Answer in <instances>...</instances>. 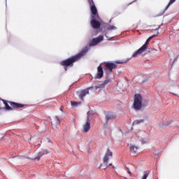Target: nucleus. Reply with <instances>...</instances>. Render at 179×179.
<instances>
[{
    "label": "nucleus",
    "mask_w": 179,
    "mask_h": 179,
    "mask_svg": "<svg viewBox=\"0 0 179 179\" xmlns=\"http://www.w3.org/2000/svg\"><path fill=\"white\" fill-rule=\"evenodd\" d=\"M153 155H155V156H158V152H156L155 150V151L153 152Z\"/></svg>",
    "instance_id": "obj_24"
},
{
    "label": "nucleus",
    "mask_w": 179,
    "mask_h": 179,
    "mask_svg": "<svg viewBox=\"0 0 179 179\" xmlns=\"http://www.w3.org/2000/svg\"><path fill=\"white\" fill-rule=\"evenodd\" d=\"M60 111H62V108H60Z\"/></svg>",
    "instance_id": "obj_26"
},
{
    "label": "nucleus",
    "mask_w": 179,
    "mask_h": 179,
    "mask_svg": "<svg viewBox=\"0 0 179 179\" xmlns=\"http://www.w3.org/2000/svg\"><path fill=\"white\" fill-rule=\"evenodd\" d=\"M110 82V78H107L103 81H99V83H98V85H96L95 87H88V89H96V90H97L98 89L104 88L105 86L107 85L108 83H109Z\"/></svg>",
    "instance_id": "obj_8"
},
{
    "label": "nucleus",
    "mask_w": 179,
    "mask_h": 179,
    "mask_svg": "<svg viewBox=\"0 0 179 179\" xmlns=\"http://www.w3.org/2000/svg\"><path fill=\"white\" fill-rule=\"evenodd\" d=\"M113 153L110 149H107V152L103 155V164L108 165V160L112 157Z\"/></svg>",
    "instance_id": "obj_10"
},
{
    "label": "nucleus",
    "mask_w": 179,
    "mask_h": 179,
    "mask_svg": "<svg viewBox=\"0 0 179 179\" xmlns=\"http://www.w3.org/2000/svg\"><path fill=\"white\" fill-rule=\"evenodd\" d=\"M103 40H104V36H99L91 40V41H90V43H88V46L90 47L96 46V45L102 42Z\"/></svg>",
    "instance_id": "obj_6"
},
{
    "label": "nucleus",
    "mask_w": 179,
    "mask_h": 179,
    "mask_svg": "<svg viewBox=\"0 0 179 179\" xmlns=\"http://www.w3.org/2000/svg\"><path fill=\"white\" fill-rule=\"evenodd\" d=\"M149 174H150V171H145L144 172V175L143 176L141 179H146V178H148V177L149 176Z\"/></svg>",
    "instance_id": "obj_18"
},
{
    "label": "nucleus",
    "mask_w": 179,
    "mask_h": 179,
    "mask_svg": "<svg viewBox=\"0 0 179 179\" xmlns=\"http://www.w3.org/2000/svg\"><path fill=\"white\" fill-rule=\"evenodd\" d=\"M115 29H117V27H115L113 25L107 27V30H108V31H112V30H115Z\"/></svg>",
    "instance_id": "obj_20"
},
{
    "label": "nucleus",
    "mask_w": 179,
    "mask_h": 179,
    "mask_svg": "<svg viewBox=\"0 0 179 179\" xmlns=\"http://www.w3.org/2000/svg\"><path fill=\"white\" fill-rule=\"evenodd\" d=\"M2 102H3V104L5 105L6 110L8 111H12L13 109H20L26 106V105L22 104V103H17L15 102L9 101V105L6 102L5 99H1Z\"/></svg>",
    "instance_id": "obj_3"
},
{
    "label": "nucleus",
    "mask_w": 179,
    "mask_h": 179,
    "mask_svg": "<svg viewBox=\"0 0 179 179\" xmlns=\"http://www.w3.org/2000/svg\"><path fill=\"white\" fill-rule=\"evenodd\" d=\"M91 129V120H90L89 117H87V120L83 124V129L81 131L84 132V134H87L89 132Z\"/></svg>",
    "instance_id": "obj_9"
},
{
    "label": "nucleus",
    "mask_w": 179,
    "mask_h": 179,
    "mask_svg": "<svg viewBox=\"0 0 179 179\" xmlns=\"http://www.w3.org/2000/svg\"><path fill=\"white\" fill-rule=\"evenodd\" d=\"M88 3H90V6H95L93 0H88Z\"/></svg>",
    "instance_id": "obj_21"
},
{
    "label": "nucleus",
    "mask_w": 179,
    "mask_h": 179,
    "mask_svg": "<svg viewBox=\"0 0 179 179\" xmlns=\"http://www.w3.org/2000/svg\"><path fill=\"white\" fill-rule=\"evenodd\" d=\"M116 64H125V62H117L113 63L112 62H105L100 64V65L98 66V68L96 69L97 71H96V79H100L103 78V76H104L103 70L111 73L113 69H117V66Z\"/></svg>",
    "instance_id": "obj_1"
},
{
    "label": "nucleus",
    "mask_w": 179,
    "mask_h": 179,
    "mask_svg": "<svg viewBox=\"0 0 179 179\" xmlns=\"http://www.w3.org/2000/svg\"><path fill=\"white\" fill-rule=\"evenodd\" d=\"M91 8V13H92V17H99L98 12L96 11V8L95 5L90 6Z\"/></svg>",
    "instance_id": "obj_14"
},
{
    "label": "nucleus",
    "mask_w": 179,
    "mask_h": 179,
    "mask_svg": "<svg viewBox=\"0 0 179 179\" xmlns=\"http://www.w3.org/2000/svg\"><path fill=\"white\" fill-rule=\"evenodd\" d=\"M99 16H94L92 17L91 20V26H92L93 29H98L100 28V26H101V24L99 21Z\"/></svg>",
    "instance_id": "obj_7"
},
{
    "label": "nucleus",
    "mask_w": 179,
    "mask_h": 179,
    "mask_svg": "<svg viewBox=\"0 0 179 179\" xmlns=\"http://www.w3.org/2000/svg\"><path fill=\"white\" fill-rule=\"evenodd\" d=\"M115 117H117V116L115 113L112 112H106V113H105V118L106 119V122H108V121L109 120H115Z\"/></svg>",
    "instance_id": "obj_12"
},
{
    "label": "nucleus",
    "mask_w": 179,
    "mask_h": 179,
    "mask_svg": "<svg viewBox=\"0 0 179 179\" xmlns=\"http://www.w3.org/2000/svg\"><path fill=\"white\" fill-rule=\"evenodd\" d=\"M156 30L157 31V30H158V29H156Z\"/></svg>",
    "instance_id": "obj_29"
},
{
    "label": "nucleus",
    "mask_w": 179,
    "mask_h": 179,
    "mask_svg": "<svg viewBox=\"0 0 179 179\" xmlns=\"http://www.w3.org/2000/svg\"><path fill=\"white\" fill-rule=\"evenodd\" d=\"M138 150V147L135 146V145H131L130 147V151L133 152L134 153L137 152Z\"/></svg>",
    "instance_id": "obj_17"
},
{
    "label": "nucleus",
    "mask_w": 179,
    "mask_h": 179,
    "mask_svg": "<svg viewBox=\"0 0 179 179\" xmlns=\"http://www.w3.org/2000/svg\"><path fill=\"white\" fill-rule=\"evenodd\" d=\"M130 176L132 174L130 171L127 172Z\"/></svg>",
    "instance_id": "obj_25"
},
{
    "label": "nucleus",
    "mask_w": 179,
    "mask_h": 179,
    "mask_svg": "<svg viewBox=\"0 0 179 179\" xmlns=\"http://www.w3.org/2000/svg\"><path fill=\"white\" fill-rule=\"evenodd\" d=\"M50 123L53 129H56L59 125H60V118L58 116H55L51 120Z\"/></svg>",
    "instance_id": "obj_11"
},
{
    "label": "nucleus",
    "mask_w": 179,
    "mask_h": 179,
    "mask_svg": "<svg viewBox=\"0 0 179 179\" xmlns=\"http://www.w3.org/2000/svg\"><path fill=\"white\" fill-rule=\"evenodd\" d=\"M89 90L90 88H87L85 90H83L80 92V94H79V99H80L81 101H84V97L89 94Z\"/></svg>",
    "instance_id": "obj_13"
},
{
    "label": "nucleus",
    "mask_w": 179,
    "mask_h": 179,
    "mask_svg": "<svg viewBox=\"0 0 179 179\" xmlns=\"http://www.w3.org/2000/svg\"><path fill=\"white\" fill-rule=\"evenodd\" d=\"M48 154V152L47 150H43V152H39V156H38V157L35 158L38 160L40 159V158L42 157V156H44L45 155H47Z\"/></svg>",
    "instance_id": "obj_15"
},
{
    "label": "nucleus",
    "mask_w": 179,
    "mask_h": 179,
    "mask_svg": "<svg viewBox=\"0 0 179 179\" xmlns=\"http://www.w3.org/2000/svg\"><path fill=\"white\" fill-rule=\"evenodd\" d=\"M105 165H104V166H105V169H106V168H108V166H112V164H107V165H106V164H104Z\"/></svg>",
    "instance_id": "obj_22"
},
{
    "label": "nucleus",
    "mask_w": 179,
    "mask_h": 179,
    "mask_svg": "<svg viewBox=\"0 0 179 179\" xmlns=\"http://www.w3.org/2000/svg\"><path fill=\"white\" fill-rule=\"evenodd\" d=\"M175 1L176 0H170V2H169L168 5L165 8V10H167L172 3H175Z\"/></svg>",
    "instance_id": "obj_19"
},
{
    "label": "nucleus",
    "mask_w": 179,
    "mask_h": 179,
    "mask_svg": "<svg viewBox=\"0 0 179 179\" xmlns=\"http://www.w3.org/2000/svg\"><path fill=\"white\" fill-rule=\"evenodd\" d=\"M71 104L72 106H76L78 105V103H77V102L72 101V102H71Z\"/></svg>",
    "instance_id": "obj_23"
},
{
    "label": "nucleus",
    "mask_w": 179,
    "mask_h": 179,
    "mask_svg": "<svg viewBox=\"0 0 179 179\" xmlns=\"http://www.w3.org/2000/svg\"><path fill=\"white\" fill-rule=\"evenodd\" d=\"M143 96L139 94H134V109L138 111L142 109Z\"/></svg>",
    "instance_id": "obj_5"
},
{
    "label": "nucleus",
    "mask_w": 179,
    "mask_h": 179,
    "mask_svg": "<svg viewBox=\"0 0 179 179\" xmlns=\"http://www.w3.org/2000/svg\"><path fill=\"white\" fill-rule=\"evenodd\" d=\"M155 37H156V35H152L148 37L144 45H143V46L138 49L137 51L134 52V55H132V57H137L138 55H141V54L145 52V50L148 48V45L149 44L150 41Z\"/></svg>",
    "instance_id": "obj_4"
},
{
    "label": "nucleus",
    "mask_w": 179,
    "mask_h": 179,
    "mask_svg": "<svg viewBox=\"0 0 179 179\" xmlns=\"http://www.w3.org/2000/svg\"><path fill=\"white\" fill-rule=\"evenodd\" d=\"M101 166H102V165H101V164H100V167H101Z\"/></svg>",
    "instance_id": "obj_28"
},
{
    "label": "nucleus",
    "mask_w": 179,
    "mask_h": 179,
    "mask_svg": "<svg viewBox=\"0 0 179 179\" xmlns=\"http://www.w3.org/2000/svg\"><path fill=\"white\" fill-rule=\"evenodd\" d=\"M143 122H144V120H143V119L134 120V125H139V124H142Z\"/></svg>",
    "instance_id": "obj_16"
},
{
    "label": "nucleus",
    "mask_w": 179,
    "mask_h": 179,
    "mask_svg": "<svg viewBox=\"0 0 179 179\" xmlns=\"http://www.w3.org/2000/svg\"><path fill=\"white\" fill-rule=\"evenodd\" d=\"M65 71H67V69H66V67H65Z\"/></svg>",
    "instance_id": "obj_27"
},
{
    "label": "nucleus",
    "mask_w": 179,
    "mask_h": 179,
    "mask_svg": "<svg viewBox=\"0 0 179 179\" xmlns=\"http://www.w3.org/2000/svg\"><path fill=\"white\" fill-rule=\"evenodd\" d=\"M89 51V48L86 47L83 50H81L80 52L78 53L77 55L72 56V57H69V59H66L65 60H62V62H60V65L62 66H66V67H72L73 66V64L77 62L79 59H80L83 56L86 54Z\"/></svg>",
    "instance_id": "obj_2"
}]
</instances>
